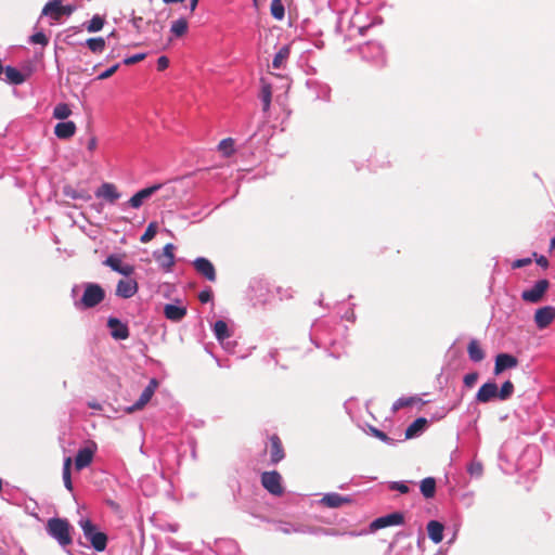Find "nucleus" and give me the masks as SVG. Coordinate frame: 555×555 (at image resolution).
<instances>
[{"label":"nucleus","mask_w":555,"mask_h":555,"mask_svg":"<svg viewBox=\"0 0 555 555\" xmlns=\"http://www.w3.org/2000/svg\"><path fill=\"white\" fill-rule=\"evenodd\" d=\"M72 114V109L66 103H59L53 109V117L56 119L64 120L69 117Z\"/></svg>","instance_id":"nucleus-37"},{"label":"nucleus","mask_w":555,"mask_h":555,"mask_svg":"<svg viewBox=\"0 0 555 555\" xmlns=\"http://www.w3.org/2000/svg\"><path fill=\"white\" fill-rule=\"evenodd\" d=\"M131 22H132L133 27L138 31H140L142 28L143 18L141 16H133Z\"/></svg>","instance_id":"nucleus-51"},{"label":"nucleus","mask_w":555,"mask_h":555,"mask_svg":"<svg viewBox=\"0 0 555 555\" xmlns=\"http://www.w3.org/2000/svg\"><path fill=\"white\" fill-rule=\"evenodd\" d=\"M175 246L168 243L164 246L160 255H155V259L165 271H170L175 264Z\"/></svg>","instance_id":"nucleus-14"},{"label":"nucleus","mask_w":555,"mask_h":555,"mask_svg":"<svg viewBox=\"0 0 555 555\" xmlns=\"http://www.w3.org/2000/svg\"><path fill=\"white\" fill-rule=\"evenodd\" d=\"M83 535L91 543L93 548L102 552L107 545V535L104 532L96 531V527L89 519L80 520L79 522Z\"/></svg>","instance_id":"nucleus-2"},{"label":"nucleus","mask_w":555,"mask_h":555,"mask_svg":"<svg viewBox=\"0 0 555 555\" xmlns=\"http://www.w3.org/2000/svg\"><path fill=\"white\" fill-rule=\"evenodd\" d=\"M514 392V385L511 380H506L502 384L501 388H498V399L505 401L512 397Z\"/></svg>","instance_id":"nucleus-38"},{"label":"nucleus","mask_w":555,"mask_h":555,"mask_svg":"<svg viewBox=\"0 0 555 555\" xmlns=\"http://www.w3.org/2000/svg\"><path fill=\"white\" fill-rule=\"evenodd\" d=\"M87 146H88V150H90V151L95 150V147H96V138L95 137L90 138Z\"/></svg>","instance_id":"nucleus-53"},{"label":"nucleus","mask_w":555,"mask_h":555,"mask_svg":"<svg viewBox=\"0 0 555 555\" xmlns=\"http://www.w3.org/2000/svg\"><path fill=\"white\" fill-rule=\"evenodd\" d=\"M88 406H89L90 409L98 410V411L102 410L101 404H100V403H98V402H94V401H93V402H89V403H88Z\"/></svg>","instance_id":"nucleus-55"},{"label":"nucleus","mask_w":555,"mask_h":555,"mask_svg":"<svg viewBox=\"0 0 555 555\" xmlns=\"http://www.w3.org/2000/svg\"><path fill=\"white\" fill-rule=\"evenodd\" d=\"M138 292V283L132 279L120 280L116 286V295L120 298H131Z\"/></svg>","instance_id":"nucleus-16"},{"label":"nucleus","mask_w":555,"mask_h":555,"mask_svg":"<svg viewBox=\"0 0 555 555\" xmlns=\"http://www.w3.org/2000/svg\"><path fill=\"white\" fill-rule=\"evenodd\" d=\"M390 488L392 490H398L399 492L401 493H408L409 492V487L404 483H400V482H393Z\"/></svg>","instance_id":"nucleus-49"},{"label":"nucleus","mask_w":555,"mask_h":555,"mask_svg":"<svg viewBox=\"0 0 555 555\" xmlns=\"http://www.w3.org/2000/svg\"><path fill=\"white\" fill-rule=\"evenodd\" d=\"M261 485L273 495H282L284 492L282 487V476L276 470L262 473Z\"/></svg>","instance_id":"nucleus-4"},{"label":"nucleus","mask_w":555,"mask_h":555,"mask_svg":"<svg viewBox=\"0 0 555 555\" xmlns=\"http://www.w3.org/2000/svg\"><path fill=\"white\" fill-rule=\"evenodd\" d=\"M403 522H404L403 514L396 512V513H391L386 516L376 518L371 524V529L378 530V529H383V528H386L389 526L402 525Z\"/></svg>","instance_id":"nucleus-9"},{"label":"nucleus","mask_w":555,"mask_h":555,"mask_svg":"<svg viewBox=\"0 0 555 555\" xmlns=\"http://www.w3.org/2000/svg\"><path fill=\"white\" fill-rule=\"evenodd\" d=\"M551 248H555V236L551 240Z\"/></svg>","instance_id":"nucleus-58"},{"label":"nucleus","mask_w":555,"mask_h":555,"mask_svg":"<svg viewBox=\"0 0 555 555\" xmlns=\"http://www.w3.org/2000/svg\"><path fill=\"white\" fill-rule=\"evenodd\" d=\"M73 461L70 457H66L64 460L63 464V481L64 486L67 490L73 491V482H72V476H70V468H72Z\"/></svg>","instance_id":"nucleus-32"},{"label":"nucleus","mask_w":555,"mask_h":555,"mask_svg":"<svg viewBox=\"0 0 555 555\" xmlns=\"http://www.w3.org/2000/svg\"><path fill=\"white\" fill-rule=\"evenodd\" d=\"M86 43L93 53H101L105 49V40L102 37L89 38Z\"/></svg>","instance_id":"nucleus-39"},{"label":"nucleus","mask_w":555,"mask_h":555,"mask_svg":"<svg viewBox=\"0 0 555 555\" xmlns=\"http://www.w3.org/2000/svg\"><path fill=\"white\" fill-rule=\"evenodd\" d=\"M350 501L351 500L349 498L341 496L338 493H327L321 500V502L325 506L331 507V508L339 507L343 504L350 503Z\"/></svg>","instance_id":"nucleus-23"},{"label":"nucleus","mask_w":555,"mask_h":555,"mask_svg":"<svg viewBox=\"0 0 555 555\" xmlns=\"http://www.w3.org/2000/svg\"><path fill=\"white\" fill-rule=\"evenodd\" d=\"M427 425V420L425 417L416 418L412 424L408 426L405 429V438L411 439L415 437L418 433L425 429Z\"/></svg>","instance_id":"nucleus-27"},{"label":"nucleus","mask_w":555,"mask_h":555,"mask_svg":"<svg viewBox=\"0 0 555 555\" xmlns=\"http://www.w3.org/2000/svg\"><path fill=\"white\" fill-rule=\"evenodd\" d=\"M158 386V382L155 378H152L145 389L142 391L140 398L135 401V403L129 408H127L128 413H133L135 411L142 410L152 399L156 388Z\"/></svg>","instance_id":"nucleus-7"},{"label":"nucleus","mask_w":555,"mask_h":555,"mask_svg":"<svg viewBox=\"0 0 555 555\" xmlns=\"http://www.w3.org/2000/svg\"><path fill=\"white\" fill-rule=\"evenodd\" d=\"M270 13L278 21H282L284 18L285 8H284L282 0H272L271 1Z\"/></svg>","instance_id":"nucleus-33"},{"label":"nucleus","mask_w":555,"mask_h":555,"mask_svg":"<svg viewBox=\"0 0 555 555\" xmlns=\"http://www.w3.org/2000/svg\"><path fill=\"white\" fill-rule=\"evenodd\" d=\"M193 266L196 272L207 279L209 282H215L217 280L216 269L207 258H196L193 261Z\"/></svg>","instance_id":"nucleus-8"},{"label":"nucleus","mask_w":555,"mask_h":555,"mask_svg":"<svg viewBox=\"0 0 555 555\" xmlns=\"http://www.w3.org/2000/svg\"><path fill=\"white\" fill-rule=\"evenodd\" d=\"M160 184H154L152 186L145 188L137 192L128 201L129 206L132 208H140L145 199L151 197L156 191L160 189Z\"/></svg>","instance_id":"nucleus-17"},{"label":"nucleus","mask_w":555,"mask_h":555,"mask_svg":"<svg viewBox=\"0 0 555 555\" xmlns=\"http://www.w3.org/2000/svg\"><path fill=\"white\" fill-rule=\"evenodd\" d=\"M95 196L113 204L120 197V193L115 184L105 182L95 191Z\"/></svg>","instance_id":"nucleus-18"},{"label":"nucleus","mask_w":555,"mask_h":555,"mask_svg":"<svg viewBox=\"0 0 555 555\" xmlns=\"http://www.w3.org/2000/svg\"><path fill=\"white\" fill-rule=\"evenodd\" d=\"M64 194L65 196L73 198V199H82V201H90L91 195L86 191H77L72 186H65L64 188Z\"/></svg>","instance_id":"nucleus-34"},{"label":"nucleus","mask_w":555,"mask_h":555,"mask_svg":"<svg viewBox=\"0 0 555 555\" xmlns=\"http://www.w3.org/2000/svg\"><path fill=\"white\" fill-rule=\"evenodd\" d=\"M184 0H163L164 3L170 4V3H179L183 2Z\"/></svg>","instance_id":"nucleus-57"},{"label":"nucleus","mask_w":555,"mask_h":555,"mask_svg":"<svg viewBox=\"0 0 555 555\" xmlns=\"http://www.w3.org/2000/svg\"><path fill=\"white\" fill-rule=\"evenodd\" d=\"M103 263L125 276H130L134 272L133 266L122 263L121 259L116 255L108 256Z\"/></svg>","instance_id":"nucleus-10"},{"label":"nucleus","mask_w":555,"mask_h":555,"mask_svg":"<svg viewBox=\"0 0 555 555\" xmlns=\"http://www.w3.org/2000/svg\"><path fill=\"white\" fill-rule=\"evenodd\" d=\"M289 53H291V49L288 46L282 47L278 51V53L274 55V59L272 61V67L275 69L281 68L284 65V63L286 62V60L288 59Z\"/></svg>","instance_id":"nucleus-30"},{"label":"nucleus","mask_w":555,"mask_h":555,"mask_svg":"<svg viewBox=\"0 0 555 555\" xmlns=\"http://www.w3.org/2000/svg\"><path fill=\"white\" fill-rule=\"evenodd\" d=\"M518 360L516 357L508 353H499L495 357L494 374L499 375L505 370L516 367Z\"/></svg>","instance_id":"nucleus-15"},{"label":"nucleus","mask_w":555,"mask_h":555,"mask_svg":"<svg viewBox=\"0 0 555 555\" xmlns=\"http://www.w3.org/2000/svg\"><path fill=\"white\" fill-rule=\"evenodd\" d=\"M189 28L188 21L184 17L178 18L177 21L172 22L170 31L176 37H182L186 34Z\"/></svg>","instance_id":"nucleus-31"},{"label":"nucleus","mask_w":555,"mask_h":555,"mask_svg":"<svg viewBox=\"0 0 555 555\" xmlns=\"http://www.w3.org/2000/svg\"><path fill=\"white\" fill-rule=\"evenodd\" d=\"M5 74V80L12 85H21L26 80V76L22 74L18 69L12 66H7L3 69Z\"/></svg>","instance_id":"nucleus-26"},{"label":"nucleus","mask_w":555,"mask_h":555,"mask_svg":"<svg viewBox=\"0 0 555 555\" xmlns=\"http://www.w3.org/2000/svg\"><path fill=\"white\" fill-rule=\"evenodd\" d=\"M145 57H146L145 53H138V54H134L132 56L125 59L124 64L133 65V64H137V63L143 61Z\"/></svg>","instance_id":"nucleus-45"},{"label":"nucleus","mask_w":555,"mask_h":555,"mask_svg":"<svg viewBox=\"0 0 555 555\" xmlns=\"http://www.w3.org/2000/svg\"><path fill=\"white\" fill-rule=\"evenodd\" d=\"M169 66V59L167 56H159L157 60V69L165 70Z\"/></svg>","instance_id":"nucleus-48"},{"label":"nucleus","mask_w":555,"mask_h":555,"mask_svg":"<svg viewBox=\"0 0 555 555\" xmlns=\"http://www.w3.org/2000/svg\"><path fill=\"white\" fill-rule=\"evenodd\" d=\"M164 314L168 320L179 322L186 315V308L168 304L164 307Z\"/></svg>","instance_id":"nucleus-22"},{"label":"nucleus","mask_w":555,"mask_h":555,"mask_svg":"<svg viewBox=\"0 0 555 555\" xmlns=\"http://www.w3.org/2000/svg\"><path fill=\"white\" fill-rule=\"evenodd\" d=\"M76 132V125L74 121H62L55 125L54 134L62 140L72 138Z\"/></svg>","instance_id":"nucleus-21"},{"label":"nucleus","mask_w":555,"mask_h":555,"mask_svg":"<svg viewBox=\"0 0 555 555\" xmlns=\"http://www.w3.org/2000/svg\"><path fill=\"white\" fill-rule=\"evenodd\" d=\"M218 151L225 157L234 153V140L232 138L223 139L218 144Z\"/></svg>","instance_id":"nucleus-35"},{"label":"nucleus","mask_w":555,"mask_h":555,"mask_svg":"<svg viewBox=\"0 0 555 555\" xmlns=\"http://www.w3.org/2000/svg\"><path fill=\"white\" fill-rule=\"evenodd\" d=\"M94 450L91 448L80 449L75 457V468L77 470H82L88 467L93 460Z\"/></svg>","instance_id":"nucleus-20"},{"label":"nucleus","mask_w":555,"mask_h":555,"mask_svg":"<svg viewBox=\"0 0 555 555\" xmlns=\"http://www.w3.org/2000/svg\"><path fill=\"white\" fill-rule=\"evenodd\" d=\"M428 537L434 543H440L443 539V525L437 520L427 524Z\"/></svg>","instance_id":"nucleus-24"},{"label":"nucleus","mask_w":555,"mask_h":555,"mask_svg":"<svg viewBox=\"0 0 555 555\" xmlns=\"http://www.w3.org/2000/svg\"><path fill=\"white\" fill-rule=\"evenodd\" d=\"M157 233V223L151 222L147 228L145 229V232L141 235L140 241L142 243H149L152 241Z\"/></svg>","instance_id":"nucleus-40"},{"label":"nucleus","mask_w":555,"mask_h":555,"mask_svg":"<svg viewBox=\"0 0 555 555\" xmlns=\"http://www.w3.org/2000/svg\"><path fill=\"white\" fill-rule=\"evenodd\" d=\"M285 456L282 441L278 435L270 437V460L271 464L275 465L281 462Z\"/></svg>","instance_id":"nucleus-19"},{"label":"nucleus","mask_w":555,"mask_h":555,"mask_svg":"<svg viewBox=\"0 0 555 555\" xmlns=\"http://www.w3.org/2000/svg\"><path fill=\"white\" fill-rule=\"evenodd\" d=\"M212 298V292L210 288L204 289L198 294V299L201 302L206 304L210 301Z\"/></svg>","instance_id":"nucleus-47"},{"label":"nucleus","mask_w":555,"mask_h":555,"mask_svg":"<svg viewBox=\"0 0 555 555\" xmlns=\"http://www.w3.org/2000/svg\"><path fill=\"white\" fill-rule=\"evenodd\" d=\"M495 398H498V385L494 382L485 383L476 393V401L479 403H488Z\"/></svg>","instance_id":"nucleus-13"},{"label":"nucleus","mask_w":555,"mask_h":555,"mask_svg":"<svg viewBox=\"0 0 555 555\" xmlns=\"http://www.w3.org/2000/svg\"><path fill=\"white\" fill-rule=\"evenodd\" d=\"M421 401L420 398L409 397V398H400L393 403V410H399L405 406H411L412 404Z\"/></svg>","instance_id":"nucleus-41"},{"label":"nucleus","mask_w":555,"mask_h":555,"mask_svg":"<svg viewBox=\"0 0 555 555\" xmlns=\"http://www.w3.org/2000/svg\"><path fill=\"white\" fill-rule=\"evenodd\" d=\"M74 9L69 5H63L62 0H51L42 9V15L50 16L59 21L63 15H70Z\"/></svg>","instance_id":"nucleus-5"},{"label":"nucleus","mask_w":555,"mask_h":555,"mask_svg":"<svg viewBox=\"0 0 555 555\" xmlns=\"http://www.w3.org/2000/svg\"><path fill=\"white\" fill-rule=\"evenodd\" d=\"M374 434L377 438H379L380 440H387L388 437L385 433L380 431V430H377V429H374Z\"/></svg>","instance_id":"nucleus-54"},{"label":"nucleus","mask_w":555,"mask_h":555,"mask_svg":"<svg viewBox=\"0 0 555 555\" xmlns=\"http://www.w3.org/2000/svg\"><path fill=\"white\" fill-rule=\"evenodd\" d=\"M467 352L473 362H481L485 359V351L477 339H472L469 341Z\"/></svg>","instance_id":"nucleus-25"},{"label":"nucleus","mask_w":555,"mask_h":555,"mask_svg":"<svg viewBox=\"0 0 555 555\" xmlns=\"http://www.w3.org/2000/svg\"><path fill=\"white\" fill-rule=\"evenodd\" d=\"M421 492L426 499L434 498L436 493V480L433 477H427L421 481Z\"/></svg>","instance_id":"nucleus-29"},{"label":"nucleus","mask_w":555,"mask_h":555,"mask_svg":"<svg viewBox=\"0 0 555 555\" xmlns=\"http://www.w3.org/2000/svg\"><path fill=\"white\" fill-rule=\"evenodd\" d=\"M197 4H198V0H190V10H191V12L195 11Z\"/></svg>","instance_id":"nucleus-56"},{"label":"nucleus","mask_w":555,"mask_h":555,"mask_svg":"<svg viewBox=\"0 0 555 555\" xmlns=\"http://www.w3.org/2000/svg\"><path fill=\"white\" fill-rule=\"evenodd\" d=\"M535 261H537V263H538L540 267H542V268H544V269H546V268L548 267V260H547V259H546V257H544V256H539V257H537V258H535Z\"/></svg>","instance_id":"nucleus-52"},{"label":"nucleus","mask_w":555,"mask_h":555,"mask_svg":"<svg viewBox=\"0 0 555 555\" xmlns=\"http://www.w3.org/2000/svg\"><path fill=\"white\" fill-rule=\"evenodd\" d=\"M479 374L477 372L468 373L464 376V384L466 387L472 388L478 380Z\"/></svg>","instance_id":"nucleus-44"},{"label":"nucleus","mask_w":555,"mask_h":555,"mask_svg":"<svg viewBox=\"0 0 555 555\" xmlns=\"http://www.w3.org/2000/svg\"><path fill=\"white\" fill-rule=\"evenodd\" d=\"M29 40L34 44H41L43 47L49 43L48 37L42 31H38V33L31 35Z\"/></svg>","instance_id":"nucleus-43"},{"label":"nucleus","mask_w":555,"mask_h":555,"mask_svg":"<svg viewBox=\"0 0 555 555\" xmlns=\"http://www.w3.org/2000/svg\"><path fill=\"white\" fill-rule=\"evenodd\" d=\"M118 68H119V64L113 65L112 67H109L108 69H106L102 74H100L98 76V79L99 80H104V79L109 78L111 76H113L117 72Z\"/></svg>","instance_id":"nucleus-46"},{"label":"nucleus","mask_w":555,"mask_h":555,"mask_svg":"<svg viewBox=\"0 0 555 555\" xmlns=\"http://www.w3.org/2000/svg\"><path fill=\"white\" fill-rule=\"evenodd\" d=\"M103 25H104V20L99 15H94L91 18V21L89 22V24L87 26V30L89 33H95V31L101 30Z\"/></svg>","instance_id":"nucleus-42"},{"label":"nucleus","mask_w":555,"mask_h":555,"mask_svg":"<svg viewBox=\"0 0 555 555\" xmlns=\"http://www.w3.org/2000/svg\"><path fill=\"white\" fill-rule=\"evenodd\" d=\"M555 319V308L545 306L538 309L534 313V322L539 328L547 327Z\"/></svg>","instance_id":"nucleus-11"},{"label":"nucleus","mask_w":555,"mask_h":555,"mask_svg":"<svg viewBox=\"0 0 555 555\" xmlns=\"http://www.w3.org/2000/svg\"><path fill=\"white\" fill-rule=\"evenodd\" d=\"M214 332L219 340H224L230 337L229 328L224 321H217L214 325Z\"/></svg>","instance_id":"nucleus-36"},{"label":"nucleus","mask_w":555,"mask_h":555,"mask_svg":"<svg viewBox=\"0 0 555 555\" xmlns=\"http://www.w3.org/2000/svg\"><path fill=\"white\" fill-rule=\"evenodd\" d=\"M48 533L54 538L62 546L69 545L73 542L70 535V525L64 518H51L47 524Z\"/></svg>","instance_id":"nucleus-1"},{"label":"nucleus","mask_w":555,"mask_h":555,"mask_svg":"<svg viewBox=\"0 0 555 555\" xmlns=\"http://www.w3.org/2000/svg\"><path fill=\"white\" fill-rule=\"evenodd\" d=\"M105 298V291L96 283H88L85 286L83 294L79 305L85 309H91L101 304Z\"/></svg>","instance_id":"nucleus-3"},{"label":"nucleus","mask_w":555,"mask_h":555,"mask_svg":"<svg viewBox=\"0 0 555 555\" xmlns=\"http://www.w3.org/2000/svg\"><path fill=\"white\" fill-rule=\"evenodd\" d=\"M548 286L550 283L547 280H540L530 289L524 291L521 298L525 301L537 304L542 299Z\"/></svg>","instance_id":"nucleus-6"},{"label":"nucleus","mask_w":555,"mask_h":555,"mask_svg":"<svg viewBox=\"0 0 555 555\" xmlns=\"http://www.w3.org/2000/svg\"><path fill=\"white\" fill-rule=\"evenodd\" d=\"M530 263H531V259L530 258H522V259H517L513 263V267L514 268H522V267H526V266H528Z\"/></svg>","instance_id":"nucleus-50"},{"label":"nucleus","mask_w":555,"mask_h":555,"mask_svg":"<svg viewBox=\"0 0 555 555\" xmlns=\"http://www.w3.org/2000/svg\"><path fill=\"white\" fill-rule=\"evenodd\" d=\"M260 99L262 101L263 112H268L271 105L272 87L269 82H266L263 79L261 80Z\"/></svg>","instance_id":"nucleus-28"},{"label":"nucleus","mask_w":555,"mask_h":555,"mask_svg":"<svg viewBox=\"0 0 555 555\" xmlns=\"http://www.w3.org/2000/svg\"><path fill=\"white\" fill-rule=\"evenodd\" d=\"M107 326L111 328V335L114 339L125 340L130 335L127 324L122 323L117 318H109L107 320Z\"/></svg>","instance_id":"nucleus-12"}]
</instances>
